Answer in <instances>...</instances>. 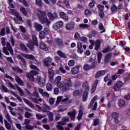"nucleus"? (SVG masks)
<instances>
[{
    "mask_svg": "<svg viewBox=\"0 0 130 130\" xmlns=\"http://www.w3.org/2000/svg\"><path fill=\"white\" fill-rule=\"evenodd\" d=\"M37 15L39 20L42 24H46L48 26L51 24V21H50V20L47 18V16H46V12H45V11L38 10Z\"/></svg>",
    "mask_w": 130,
    "mask_h": 130,
    "instance_id": "f257e3e1",
    "label": "nucleus"
},
{
    "mask_svg": "<svg viewBox=\"0 0 130 130\" xmlns=\"http://www.w3.org/2000/svg\"><path fill=\"white\" fill-rule=\"evenodd\" d=\"M63 83L64 85L62 87V90L66 91H69L70 90V88H71V87H72V85H73V83H72V78H68L65 79Z\"/></svg>",
    "mask_w": 130,
    "mask_h": 130,
    "instance_id": "f03ea898",
    "label": "nucleus"
},
{
    "mask_svg": "<svg viewBox=\"0 0 130 130\" xmlns=\"http://www.w3.org/2000/svg\"><path fill=\"white\" fill-rule=\"evenodd\" d=\"M82 87L83 88H85L82 99L83 101L85 102L87 101V99H88V93L89 92V91L90 90V86H88V82L87 81H85L83 83Z\"/></svg>",
    "mask_w": 130,
    "mask_h": 130,
    "instance_id": "7ed1b4c3",
    "label": "nucleus"
},
{
    "mask_svg": "<svg viewBox=\"0 0 130 130\" xmlns=\"http://www.w3.org/2000/svg\"><path fill=\"white\" fill-rule=\"evenodd\" d=\"M38 46V42L37 41V37L36 36H32V42L31 41L29 42V44L27 45V47L30 49V50H34V46Z\"/></svg>",
    "mask_w": 130,
    "mask_h": 130,
    "instance_id": "20e7f679",
    "label": "nucleus"
},
{
    "mask_svg": "<svg viewBox=\"0 0 130 130\" xmlns=\"http://www.w3.org/2000/svg\"><path fill=\"white\" fill-rule=\"evenodd\" d=\"M3 52L6 54V55H9L10 54V53L13 55L14 54V51L13 50V48L12 46H11V44L10 43H7V47H4L3 48ZM9 50V51H8Z\"/></svg>",
    "mask_w": 130,
    "mask_h": 130,
    "instance_id": "39448f33",
    "label": "nucleus"
},
{
    "mask_svg": "<svg viewBox=\"0 0 130 130\" xmlns=\"http://www.w3.org/2000/svg\"><path fill=\"white\" fill-rule=\"evenodd\" d=\"M62 121L58 122L57 125V128L58 130H63V127H62L63 125H64L66 124V121H69L70 120V118L68 117H64L62 118Z\"/></svg>",
    "mask_w": 130,
    "mask_h": 130,
    "instance_id": "423d86ee",
    "label": "nucleus"
},
{
    "mask_svg": "<svg viewBox=\"0 0 130 130\" xmlns=\"http://www.w3.org/2000/svg\"><path fill=\"white\" fill-rule=\"evenodd\" d=\"M39 74V73H38V72H37L35 70H31L30 72V73H27L26 77H27V78L29 79V80H30V81H34V76H36V75H38Z\"/></svg>",
    "mask_w": 130,
    "mask_h": 130,
    "instance_id": "0eeeda50",
    "label": "nucleus"
},
{
    "mask_svg": "<svg viewBox=\"0 0 130 130\" xmlns=\"http://www.w3.org/2000/svg\"><path fill=\"white\" fill-rule=\"evenodd\" d=\"M123 86V83L120 81H117L113 86L114 91L115 92H118L121 88V87Z\"/></svg>",
    "mask_w": 130,
    "mask_h": 130,
    "instance_id": "6e6552de",
    "label": "nucleus"
},
{
    "mask_svg": "<svg viewBox=\"0 0 130 130\" xmlns=\"http://www.w3.org/2000/svg\"><path fill=\"white\" fill-rule=\"evenodd\" d=\"M63 27V21L59 20L53 25L52 28L54 30H58Z\"/></svg>",
    "mask_w": 130,
    "mask_h": 130,
    "instance_id": "1a4fd4ad",
    "label": "nucleus"
},
{
    "mask_svg": "<svg viewBox=\"0 0 130 130\" xmlns=\"http://www.w3.org/2000/svg\"><path fill=\"white\" fill-rule=\"evenodd\" d=\"M47 16L49 19V20L50 21H53L54 19H57L58 17L56 12H54L53 14H52L51 12H48Z\"/></svg>",
    "mask_w": 130,
    "mask_h": 130,
    "instance_id": "9d476101",
    "label": "nucleus"
},
{
    "mask_svg": "<svg viewBox=\"0 0 130 130\" xmlns=\"http://www.w3.org/2000/svg\"><path fill=\"white\" fill-rule=\"evenodd\" d=\"M62 96H58L57 98V101L56 103V105H58V104L59 103V102H64L65 103H70V101H69V99L68 98H66V99H62Z\"/></svg>",
    "mask_w": 130,
    "mask_h": 130,
    "instance_id": "9b49d317",
    "label": "nucleus"
},
{
    "mask_svg": "<svg viewBox=\"0 0 130 130\" xmlns=\"http://www.w3.org/2000/svg\"><path fill=\"white\" fill-rule=\"evenodd\" d=\"M68 114L70 117L71 120H75V118H76V115H77V110H73V111L68 112Z\"/></svg>",
    "mask_w": 130,
    "mask_h": 130,
    "instance_id": "f8f14e48",
    "label": "nucleus"
},
{
    "mask_svg": "<svg viewBox=\"0 0 130 130\" xmlns=\"http://www.w3.org/2000/svg\"><path fill=\"white\" fill-rule=\"evenodd\" d=\"M119 114L117 112H113L111 114V116L114 119L115 123H118L119 121L118 120V116Z\"/></svg>",
    "mask_w": 130,
    "mask_h": 130,
    "instance_id": "ddd939ff",
    "label": "nucleus"
},
{
    "mask_svg": "<svg viewBox=\"0 0 130 130\" xmlns=\"http://www.w3.org/2000/svg\"><path fill=\"white\" fill-rule=\"evenodd\" d=\"M59 16H60V18H61V19H63V20L65 22H68V21H69V20L70 19L69 18V16H68V15L66 14V13L63 12H60L59 14Z\"/></svg>",
    "mask_w": 130,
    "mask_h": 130,
    "instance_id": "4468645a",
    "label": "nucleus"
},
{
    "mask_svg": "<svg viewBox=\"0 0 130 130\" xmlns=\"http://www.w3.org/2000/svg\"><path fill=\"white\" fill-rule=\"evenodd\" d=\"M49 72V79L50 82H52L53 81V79L54 78V72H53V70H52L51 69H49L48 70Z\"/></svg>",
    "mask_w": 130,
    "mask_h": 130,
    "instance_id": "2eb2a0df",
    "label": "nucleus"
},
{
    "mask_svg": "<svg viewBox=\"0 0 130 130\" xmlns=\"http://www.w3.org/2000/svg\"><path fill=\"white\" fill-rule=\"evenodd\" d=\"M82 47L83 44L81 42L77 43V52L80 54L83 53V49H82Z\"/></svg>",
    "mask_w": 130,
    "mask_h": 130,
    "instance_id": "dca6fc26",
    "label": "nucleus"
},
{
    "mask_svg": "<svg viewBox=\"0 0 130 130\" xmlns=\"http://www.w3.org/2000/svg\"><path fill=\"white\" fill-rule=\"evenodd\" d=\"M37 81L39 83V85H40L41 87H43V86H44L45 84V79L41 78L40 77H38Z\"/></svg>",
    "mask_w": 130,
    "mask_h": 130,
    "instance_id": "f3484780",
    "label": "nucleus"
},
{
    "mask_svg": "<svg viewBox=\"0 0 130 130\" xmlns=\"http://www.w3.org/2000/svg\"><path fill=\"white\" fill-rule=\"evenodd\" d=\"M75 28V23L74 22H71L68 23L66 25V30H73Z\"/></svg>",
    "mask_w": 130,
    "mask_h": 130,
    "instance_id": "a211bd4d",
    "label": "nucleus"
},
{
    "mask_svg": "<svg viewBox=\"0 0 130 130\" xmlns=\"http://www.w3.org/2000/svg\"><path fill=\"white\" fill-rule=\"evenodd\" d=\"M51 61H52V59H51L50 57H47L44 60V65L46 67H49V66H50V63H51Z\"/></svg>",
    "mask_w": 130,
    "mask_h": 130,
    "instance_id": "6ab92c4d",
    "label": "nucleus"
},
{
    "mask_svg": "<svg viewBox=\"0 0 130 130\" xmlns=\"http://www.w3.org/2000/svg\"><path fill=\"white\" fill-rule=\"evenodd\" d=\"M95 65V63H93L92 65L91 66H90L89 64H85L84 66V70H85V71H89V70H91V69H94Z\"/></svg>",
    "mask_w": 130,
    "mask_h": 130,
    "instance_id": "aec40b11",
    "label": "nucleus"
},
{
    "mask_svg": "<svg viewBox=\"0 0 130 130\" xmlns=\"http://www.w3.org/2000/svg\"><path fill=\"white\" fill-rule=\"evenodd\" d=\"M83 111H84V108L81 107L79 109V114L77 117V119L78 120H81L82 119V117L83 116Z\"/></svg>",
    "mask_w": 130,
    "mask_h": 130,
    "instance_id": "412c9836",
    "label": "nucleus"
},
{
    "mask_svg": "<svg viewBox=\"0 0 130 130\" xmlns=\"http://www.w3.org/2000/svg\"><path fill=\"white\" fill-rule=\"evenodd\" d=\"M22 56L25 57V58H27L28 59H31L32 60L35 59V57L31 54H22Z\"/></svg>",
    "mask_w": 130,
    "mask_h": 130,
    "instance_id": "4be33fe9",
    "label": "nucleus"
},
{
    "mask_svg": "<svg viewBox=\"0 0 130 130\" xmlns=\"http://www.w3.org/2000/svg\"><path fill=\"white\" fill-rule=\"evenodd\" d=\"M42 111H43V112H48L49 111H47L50 110V108L49 107V106H48V105L46 104H44L42 107Z\"/></svg>",
    "mask_w": 130,
    "mask_h": 130,
    "instance_id": "5701e85b",
    "label": "nucleus"
},
{
    "mask_svg": "<svg viewBox=\"0 0 130 130\" xmlns=\"http://www.w3.org/2000/svg\"><path fill=\"white\" fill-rule=\"evenodd\" d=\"M80 68V67L77 66L75 67L71 70V72L73 75H75L76 74H78L79 73V69Z\"/></svg>",
    "mask_w": 130,
    "mask_h": 130,
    "instance_id": "b1692460",
    "label": "nucleus"
},
{
    "mask_svg": "<svg viewBox=\"0 0 130 130\" xmlns=\"http://www.w3.org/2000/svg\"><path fill=\"white\" fill-rule=\"evenodd\" d=\"M112 57V54H108L105 56V63H108L110 61V58Z\"/></svg>",
    "mask_w": 130,
    "mask_h": 130,
    "instance_id": "393cba45",
    "label": "nucleus"
},
{
    "mask_svg": "<svg viewBox=\"0 0 130 130\" xmlns=\"http://www.w3.org/2000/svg\"><path fill=\"white\" fill-rule=\"evenodd\" d=\"M40 47L41 49L45 50V51H47V50H48V47H47L46 44L44 43H41L40 45Z\"/></svg>",
    "mask_w": 130,
    "mask_h": 130,
    "instance_id": "a878e982",
    "label": "nucleus"
},
{
    "mask_svg": "<svg viewBox=\"0 0 130 130\" xmlns=\"http://www.w3.org/2000/svg\"><path fill=\"white\" fill-rule=\"evenodd\" d=\"M97 98H98V95H95L93 98L92 99L91 101L90 102L88 108H91L92 106H93V104H94V102H95V100H97Z\"/></svg>",
    "mask_w": 130,
    "mask_h": 130,
    "instance_id": "bb28decb",
    "label": "nucleus"
},
{
    "mask_svg": "<svg viewBox=\"0 0 130 130\" xmlns=\"http://www.w3.org/2000/svg\"><path fill=\"white\" fill-rule=\"evenodd\" d=\"M105 75V71H98L95 75V78H100L102 76Z\"/></svg>",
    "mask_w": 130,
    "mask_h": 130,
    "instance_id": "cd10ccee",
    "label": "nucleus"
},
{
    "mask_svg": "<svg viewBox=\"0 0 130 130\" xmlns=\"http://www.w3.org/2000/svg\"><path fill=\"white\" fill-rule=\"evenodd\" d=\"M35 27L36 31H40L42 29H43L42 25L37 23H35Z\"/></svg>",
    "mask_w": 130,
    "mask_h": 130,
    "instance_id": "c85d7f7f",
    "label": "nucleus"
},
{
    "mask_svg": "<svg viewBox=\"0 0 130 130\" xmlns=\"http://www.w3.org/2000/svg\"><path fill=\"white\" fill-rule=\"evenodd\" d=\"M118 104L119 107H123L125 106V101L123 100H120L118 102Z\"/></svg>",
    "mask_w": 130,
    "mask_h": 130,
    "instance_id": "c756f323",
    "label": "nucleus"
},
{
    "mask_svg": "<svg viewBox=\"0 0 130 130\" xmlns=\"http://www.w3.org/2000/svg\"><path fill=\"white\" fill-rule=\"evenodd\" d=\"M23 101H24L25 103L28 105L29 107H31V108H34V105L33 104L31 103L30 101H29L28 100L26 99H23Z\"/></svg>",
    "mask_w": 130,
    "mask_h": 130,
    "instance_id": "7c9ffc66",
    "label": "nucleus"
},
{
    "mask_svg": "<svg viewBox=\"0 0 130 130\" xmlns=\"http://www.w3.org/2000/svg\"><path fill=\"white\" fill-rule=\"evenodd\" d=\"M15 80L18 84L21 85V86H24V82H23V81L21 80V78H20V77L16 76L15 78Z\"/></svg>",
    "mask_w": 130,
    "mask_h": 130,
    "instance_id": "2f4dec72",
    "label": "nucleus"
},
{
    "mask_svg": "<svg viewBox=\"0 0 130 130\" xmlns=\"http://www.w3.org/2000/svg\"><path fill=\"white\" fill-rule=\"evenodd\" d=\"M101 45V41H100V40H96V43H95V50H98V49L100 48Z\"/></svg>",
    "mask_w": 130,
    "mask_h": 130,
    "instance_id": "473e14b6",
    "label": "nucleus"
},
{
    "mask_svg": "<svg viewBox=\"0 0 130 130\" xmlns=\"http://www.w3.org/2000/svg\"><path fill=\"white\" fill-rule=\"evenodd\" d=\"M95 5H96V2L94 0H92L90 2L88 7L89 9H93L95 7Z\"/></svg>",
    "mask_w": 130,
    "mask_h": 130,
    "instance_id": "72a5a7b5",
    "label": "nucleus"
},
{
    "mask_svg": "<svg viewBox=\"0 0 130 130\" xmlns=\"http://www.w3.org/2000/svg\"><path fill=\"white\" fill-rule=\"evenodd\" d=\"M98 85V81L96 80V81H95V82L94 83V85L92 86V88L91 90V93H94V91L96 90V88L97 87Z\"/></svg>",
    "mask_w": 130,
    "mask_h": 130,
    "instance_id": "f704fd0d",
    "label": "nucleus"
},
{
    "mask_svg": "<svg viewBox=\"0 0 130 130\" xmlns=\"http://www.w3.org/2000/svg\"><path fill=\"white\" fill-rule=\"evenodd\" d=\"M29 68L31 70H36V71H38V72H39V69H38L36 66H35V65L32 64V62H29Z\"/></svg>",
    "mask_w": 130,
    "mask_h": 130,
    "instance_id": "c9c22d12",
    "label": "nucleus"
},
{
    "mask_svg": "<svg viewBox=\"0 0 130 130\" xmlns=\"http://www.w3.org/2000/svg\"><path fill=\"white\" fill-rule=\"evenodd\" d=\"M57 54L60 56V57H62V58H67V55H66L64 53L61 52V51H58Z\"/></svg>",
    "mask_w": 130,
    "mask_h": 130,
    "instance_id": "e433bc0d",
    "label": "nucleus"
},
{
    "mask_svg": "<svg viewBox=\"0 0 130 130\" xmlns=\"http://www.w3.org/2000/svg\"><path fill=\"white\" fill-rule=\"evenodd\" d=\"M4 122H5V125L7 129L11 130L12 128L11 127V124H10V123H9V122H8V121H7V120H5L4 121Z\"/></svg>",
    "mask_w": 130,
    "mask_h": 130,
    "instance_id": "4c0bfd02",
    "label": "nucleus"
},
{
    "mask_svg": "<svg viewBox=\"0 0 130 130\" xmlns=\"http://www.w3.org/2000/svg\"><path fill=\"white\" fill-rule=\"evenodd\" d=\"M12 69L14 71H15V72H18V73H24V71L20 69V68H19L18 67H13Z\"/></svg>",
    "mask_w": 130,
    "mask_h": 130,
    "instance_id": "58836bf2",
    "label": "nucleus"
},
{
    "mask_svg": "<svg viewBox=\"0 0 130 130\" xmlns=\"http://www.w3.org/2000/svg\"><path fill=\"white\" fill-rule=\"evenodd\" d=\"M16 88L17 90H18V91L19 92L20 95L24 96L25 93L24 92V91H23L22 88L18 86H16Z\"/></svg>",
    "mask_w": 130,
    "mask_h": 130,
    "instance_id": "ea45409f",
    "label": "nucleus"
},
{
    "mask_svg": "<svg viewBox=\"0 0 130 130\" xmlns=\"http://www.w3.org/2000/svg\"><path fill=\"white\" fill-rule=\"evenodd\" d=\"M5 82H6V83H7V84L8 85V86L9 87H10V88H12L14 90H15L16 87H14V85H13V84L11 82H10V81H9V80H5Z\"/></svg>",
    "mask_w": 130,
    "mask_h": 130,
    "instance_id": "a19ab883",
    "label": "nucleus"
},
{
    "mask_svg": "<svg viewBox=\"0 0 130 130\" xmlns=\"http://www.w3.org/2000/svg\"><path fill=\"white\" fill-rule=\"evenodd\" d=\"M55 43H56L57 45H61V44H62V40L59 38H57L55 39Z\"/></svg>",
    "mask_w": 130,
    "mask_h": 130,
    "instance_id": "79ce46f5",
    "label": "nucleus"
},
{
    "mask_svg": "<svg viewBox=\"0 0 130 130\" xmlns=\"http://www.w3.org/2000/svg\"><path fill=\"white\" fill-rule=\"evenodd\" d=\"M111 10L112 13H116L117 11V7L115 5H113L111 7Z\"/></svg>",
    "mask_w": 130,
    "mask_h": 130,
    "instance_id": "37998d69",
    "label": "nucleus"
},
{
    "mask_svg": "<svg viewBox=\"0 0 130 130\" xmlns=\"http://www.w3.org/2000/svg\"><path fill=\"white\" fill-rule=\"evenodd\" d=\"M45 115L41 114L40 113H38L36 114V117L38 119H42V118H44V117H45Z\"/></svg>",
    "mask_w": 130,
    "mask_h": 130,
    "instance_id": "c03bdc74",
    "label": "nucleus"
},
{
    "mask_svg": "<svg viewBox=\"0 0 130 130\" xmlns=\"http://www.w3.org/2000/svg\"><path fill=\"white\" fill-rule=\"evenodd\" d=\"M47 91H51L53 89L52 85L49 83H48L46 85Z\"/></svg>",
    "mask_w": 130,
    "mask_h": 130,
    "instance_id": "a18cd8bd",
    "label": "nucleus"
},
{
    "mask_svg": "<svg viewBox=\"0 0 130 130\" xmlns=\"http://www.w3.org/2000/svg\"><path fill=\"white\" fill-rule=\"evenodd\" d=\"M89 25L87 24H79V28H82V29H86L87 28H89Z\"/></svg>",
    "mask_w": 130,
    "mask_h": 130,
    "instance_id": "49530a36",
    "label": "nucleus"
},
{
    "mask_svg": "<svg viewBox=\"0 0 130 130\" xmlns=\"http://www.w3.org/2000/svg\"><path fill=\"white\" fill-rule=\"evenodd\" d=\"M63 5H64L68 9H70L71 8V6H70V3L69 1L67 0H64L63 2Z\"/></svg>",
    "mask_w": 130,
    "mask_h": 130,
    "instance_id": "de8ad7c7",
    "label": "nucleus"
},
{
    "mask_svg": "<svg viewBox=\"0 0 130 130\" xmlns=\"http://www.w3.org/2000/svg\"><path fill=\"white\" fill-rule=\"evenodd\" d=\"M47 114L49 116V120L52 121V120H53V114L50 112H48Z\"/></svg>",
    "mask_w": 130,
    "mask_h": 130,
    "instance_id": "09e8293b",
    "label": "nucleus"
},
{
    "mask_svg": "<svg viewBox=\"0 0 130 130\" xmlns=\"http://www.w3.org/2000/svg\"><path fill=\"white\" fill-rule=\"evenodd\" d=\"M60 81H61V76H58L55 78L54 80V84L59 83L60 82Z\"/></svg>",
    "mask_w": 130,
    "mask_h": 130,
    "instance_id": "8fccbe9b",
    "label": "nucleus"
},
{
    "mask_svg": "<svg viewBox=\"0 0 130 130\" xmlns=\"http://www.w3.org/2000/svg\"><path fill=\"white\" fill-rule=\"evenodd\" d=\"M20 12H21V13H22V14L24 16H27V11H26V9H25V8L21 7L20 8Z\"/></svg>",
    "mask_w": 130,
    "mask_h": 130,
    "instance_id": "3c124183",
    "label": "nucleus"
},
{
    "mask_svg": "<svg viewBox=\"0 0 130 130\" xmlns=\"http://www.w3.org/2000/svg\"><path fill=\"white\" fill-rule=\"evenodd\" d=\"M68 66L69 67H74L75 66V60H70L68 62Z\"/></svg>",
    "mask_w": 130,
    "mask_h": 130,
    "instance_id": "603ef678",
    "label": "nucleus"
},
{
    "mask_svg": "<svg viewBox=\"0 0 130 130\" xmlns=\"http://www.w3.org/2000/svg\"><path fill=\"white\" fill-rule=\"evenodd\" d=\"M9 12L10 14H11V15H14V16H16L17 14H18L17 11L14 9H10Z\"/></svg>",
    "mask_w": 130,
    "mask_h": 130,
    "instance_id": "864d4df0",
    "label": "nucleus"
},
{
    "mask_svg": "<svg viewBox=\"0 0 130 130\" xmlns=\"http://www.w3.org/2000/svg\"><path fill=\"white\" fill-rule=\"evenodd\" d=\"M102 57V53L99 52L98 53V60L99 63H100V62L101 61Z\"/></svg>",
    "mask_w": 130,
    "mask_h": 130,
    "instance_id": "5fc2aeb1",
    "label": "nucleus"
},
{
    "mask_svg": "<svg viewBox=\"0 0 130 130\" xmlns=\"http://www.w3.org/2000/svg\"><path fill=\"white\" fill-rule=\"evenodd\" d=\"M113 49H111L110 48V47L109 46H108L107 47V48H106V49H105L103 51V52H104V53H106V52H108V51H111V50H112Z\"/></svg>",
    "mask_w": 130,
    "mask_h": 130,
    "instance_id": "6e6d98bb",
    "label": "nucleus"
},
{
    "mask_svg": "<svg viewBox=\"0 0 130 130\" xmlns=\"http://www.w3.org/2000/svg\"><path fill=\"white\" fill-rule=\"evenodd\" d=\"M36 4L39 7H42V1L41 0H36Z\"/></svg>",
    "mask_w": 130,
    "mask_h": 130,
    "instance_id": "4d7b16f0",
    "label": "nucleus"
},
{
    "mask_svg": "<svg viewBox=\"0 0 130 130\" xmlns=\"http://www.w3.org/2000/svg\"><path fill=\"white\" fill-rule=\"evenodd\" d=\"M46 35L44 34V32H43L42 31L40 32V39H44L45 36Z\"/></svg>",
    "mask_w": 130,
    "mask_h": 130,
    "instance_id": "13d9d810",
    "label": "nucleus"
},
{
    "mask_svg": "<svg viewBox=\"0 0 130 130\" xmlns=\"http://www.w3.org/2000/svg\"><path fill=\"white\" fill-rule=\"evenodd\" d=\"M85 14L86 16H91L92 12L89 9H86L85 11Z\"/></svg>",
    "mask_w": 130,
    "mask_h": 130,
    "instance_id": "bf43d9fd",
    "label": "nucleus"
},
{
    "mask_svg": "<svg viewBox=\"0 0 130 130\" xmlns=\"http://www.w3.org/2000/svg\"><path fill=\"white\" fill-rule=\"evenodd\" d=\"M25 128L26 129L28 130H32L34 129V127L30 124L25 125Z\"/></svg>",
    "mask_w": 130,
    "mask_h": 130,
    "instance_id": "052dcab7",
    "label": "nucleus"
},
{
    "mask_svg": "<svg viewBox=\"0 0 130 130\" xmlns=\"http://www.w3.org/2000/svg\"><path fill=\"white\" fill-rule=\"evenodd\" d=\"M6 118L8 120V121H12V119L11 118V116L9 113H6Z\"/></svg>",
    "mask_w": 130,
    "mask_h": 130,
    "instance_id": "680f3d73",
    "label": "nucleus"
},
{
    "mask_svg": "<svg viewBox=\"0 0 130 130\" xmlns=\"http://www.w3.org/2000/svg\"><path fill=\"white\" fill-rule=\"evenodd\" d=\"M55 85L58 87V88H62L63 87V85H62V83L60 82H57V83H55Z\"/></svg>",
    "mask_w": 130,
    "mask_h": 130,
    "instance_id": "e2e57ef3",
    "label": "nucleus"
},
{
    "mask_svg": "<svg viewBox=\"0 0 130 130\" xmlns=\"http://www.w3.org/2000/svg\"><path fill=\"white\" fill-rule=\"evenodd\" d=\"M98 8L99 10L100 11V12H103V11H104V6L101 5H99L98 6Z\"/></svg>",
    "mask_w": 130,
    "mask_h": 130,
    "instance_id": "0e129e2a",
    "label": "nucleus"
},
{
    "mask_svg": "<svg viewBox=\"0 0 130 130\" xmlns=\"http://www.w3.org/2000/svg\"><path fill=\"white\" fill-rule=\"evenodd\" d=\"M74 38L76 40H79L80 39V34L78 32H76L74 35Z\"/></svg>",
    "mask_w": 130,
    "mask_h": 130,
    "instance_id": "69168bd1",
    "label": "nucleus"
},
{
    "mask_svg": "<svg viewBox=\"0 0 130 130\" xmlns=\"http://www.w3.org/2000/svg\"><path fill=\"white\" fill-rule=\"evenodd\" d=\"M2 89L3 90V91L4 92H5L6 93L9 92V90L8 89V88H7V87L4 85H2Z\"/></svg>",
    "mask_w": 130,
    "mask_h": 130,
    "instance_id": "338daca9",
    "label": "nucleus"
},
{
    "mask_svg": "<svg viewBox=\"0 0 130 130\" xmlns=\"http://www.w3.org/2000/svg\"><path fill=\"white\" fill-rule=\"evenodd\" d=\"M20 63L21 66L26 67V60H25V59H22V60H21V62H20Z\"/></svg>",
    "mask_w": 130,
    "mask_h": 130,
    "instance_id": "774afa93",
    "label": "nucleus"
}]
</instances>
